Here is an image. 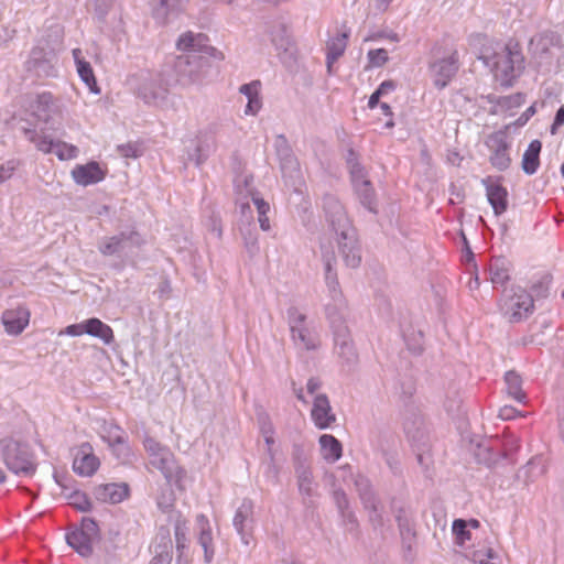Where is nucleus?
<instances>
[{
    "label": "nucleus",
    "mask_w": 564,
    "mask_h": 564,
    "mask_svg": "<svg viewBox=\"0 0 564 564\" xmlns=\"http://www.w3.org/2000/svg\"><path fill=\"white\" fill-rule=\"evenodd\" d=\"M497 444L502 453V458L509 463H516L513 456L520 449V440L513 434H508L503 440H497Z\"/></svg>",
    "instance_id": "obj_46"
},
{
    "label": "nucleus",
    "mask_w": 564,
    "mask_h": 564,
    "mask_svg": "<svg viewBox=\"0 0 564 564\" xmlns=\"http://www.w3.org/2000/svg\"><path fill=\"white\" fill-rule=\"evenodd\" d=\"M490 280L494 285H505L509 279V269L503 258H495L489 264Z\"/></svg>",
    "instance_id": "obj_43"
},
{
    "label": "nucleus",
    "mask_w": 564,
    "mask_h": 564,
    "mask_svg": "<svg viewBox=\"0 0 564 564\" xmlns=\"http://www.w3.org/2000/svg\"><path fill=\"white\" fill-rule=\"evenodd\" d=\"M397 436L384 429H379L376 432L372 445L376 452L379 454H387L389 451L395 447Z\"/></svg>",
    "instance_id": "obj_44"
},
{
    "label": "nucleus",
    "mask_w": 564,
    "mask_h": 564,
    "mask_svg": "<svg viewBox=\"0 0 564 564\" xmlns=\"http://www.w3.org/2000/svg\"><path fill=\"white\" fill-rule=\"evenodd\" d=\"M505 382L507 386L508 395L513 398L519 403L524 404L527 402V394L522 390L521 376L514 370H509L505 375Z\"/></svg>",
    "instance_id": "obj_37"
},
{
    "label": "nucleus",
    "mask_w": 564,
    "mask_h": 564,
    "mask_svg": "<svg viewBox=\"0 0 564 564\" xmlns=\"http://www.w3.org/2000/svg\"><path fill=\"white\" fill-rule=\"evenodd\" d=\"M486 145L490 150V164L498 171H506L511 164L509 155L510 143L505 130H498L488 135Z\"/></svg>",
    "instance_id": "obj_9"
},
{
    "label": "nucleus",
    "mask_w": 564,
    "mask_h": 564,
    "mask_svg": "<svg viewBox=\"0 0 564 564\" xmlns=\"http://www.w3.org/2000/svg\"><path fill=\"white\" fill-rule=\"evenodd\" d=\"M364 508L368 511L369 522L373 530L380 529L384 525L383 516L379 510V500L371 502V505H366Z\"/></svg>",
    "instance_id": "obj_55"
},
{
    "label": "nucleus",
    "mask_w": 564,
    "mask_h": 564,
    "mask_svg": "<svg viewBox=\"0 0 564 564\" xmlns=\"http://www.w3.org/2000/svg\"><path fill=\"white\" fill-rule=\"evenodd\" d=\"M560 42V36L553 33L550 36L545 35L541 37L538 43V52L535 53L540 68L545 66V69L550 70L552 64L550 46L558 45Z\"/></svg>",
    "instance_id": "obj_31"
},
{
    "label": "nucleus",
    "mask_w": 564,
    "mask_h": 564,
    "mask_svg": "<svg viewBox=\"0 0 564 564\" xmlns=\"http://www.w3.org/2000/svg\"><path fill=\"white\" fill-rule=\"evenodd\" d=\"M144 242L142 235L134 227H131L112 237L104 238L99 242L98 249L106 257H122L128 256L133 249L142 247Z\"/></svg>",
    "instance_id": "obj_6"
},
{
    "label": "nucleus",
    "mask_w": 564,
    "mask_h": 564,
    "mask_svg": "<svg viewBox=\"0 0 564 564\" xmlns=\"http://www.w3.org/2000/svg\"><path fill=\"white\" fill-rule=\"evenodd\" d=\"M70 174L74 182L82 186L97 184L106 177V172L96 161L76 165Z\"/></svg>",
    "instance_id": "obj_18"
},
{
    "label": "nucleus",
    "mask_w": 564,
    "mask_h": 564,
    "mask_svg": "<svg viewBox=\"0 0 564 564\" xmlns=\"http://www.w3.org/2000/svg\"><path fill=\"white\" fill-rule=\"evenodd\" d=\"M176 48L181 52L166 64L175 73V80L186 85L199 80L212 67L213 61H223L224 54L210 45L204 33L187 31L180 35Z\"/></svg>",
    "instance_id": "obj_1"
},
{
    "label": "nucleus",
    "mask_w": 564,
    "mask_h": 564,
    "mask_svg": "<svg viewBox=\"0 0 564 564\" xmlns=\"http://www.w3.org/2000/svg\"><path fill=\"white\" fill-rule=\"evenodd\" d=\"M355 487L358 491L359 498L362 506L371 505V502L378 501V498L372 489L370 480L364 475H357L355 477Z\"/></svg>",
    "instance_id": "obj_45"
},
{
    "label": "nucleus",
    "mask_w": 564,
    "mask_h": 564,
    "mask_svg": "<svg viewBox=\"0 0 564 564\" xmlns=\"http://www.w3.org/2000/svg\"><path fill=\"white\" fill-rule=\"evenodd\" d=\"M414 447V451L416 452V460L417 463L424 467L427 468L431 463V456H430V443L429 440L426 441V446L423 445H412Z\"/></svg>",
    "instance_id": "obj_63"
},
{
    "label": "nucleus",
    "mask_w": 564,
    "mask_h": 564,
    "mask_svg": "<svg viewBox=\"0 0 564 564\" xmlns=\"http://www.w3.org/2000/svg\"><path fill=\"white\" fill-rule=\"evenodd\" d=\"M67 544L73 547L80 556L89 557L93 554V540L78 529L66 534Z\"/></svg>",
    "instance_id": "obj_34"
},
{
    "label": "nucleus",
    "mask_w": 564,
    "mask_h": 564,
    "mask_svg": "<svg viewBox=\"0 0 564 564\" xmlns=\"http://www.w3.org/2000/svg\"><path fill=\"white\" fill-rule=\"evenodd\" d=\"M291 334L296 345H302L307 350L314 349L316 347L314 339L305 325L299 326L297 329H291Z\"/></svg>",
    "instance_id": "obj_50"
},
{
    "label": "nucleus",
    "mask_w": 564,
    "mask_h": 564,
    "mask_svg": "<svg viewBox=\"0 0 564 564\" xmlns=\"http://www.w3.org/2000/svg\"><path fill=\"white\" fill-rule=\"evenodd\" d=\"M57 61L53 48L36 46L31 51L26 62V69L34 72L39 77H53L56 75L55 63Z\"/></svg>",
    "instance_id": "obj_11"
},
{
    "label": "nucleus",
    "mask_w": 564,
    "mask_h": 564,
    "mask_svg": "<svg viewBox=\"0 0 564 564\" xmlns=\"http://www.w3.org/2000/svg\"><path fill=\"white\" fill-rule=\"evenodd\" d=\"M541 150L542 142L540 140L535 139L529 143L521 162V169L525 174L533 175L536 173L540 166Z\"/></svg>",
    "instance_id": "obj_28"
},
{
    "label": "nucleus",
    "mask_w": 564,
    "mask_h": 564,
    "mask_svg": "<svg viewBox=\"0 0 564 564\" xmlns=\"http://www.w3.org/2000/svg\"><path fill=\"white\" fill-rule=\"evenodd\" d=\"M170 83L163 73L150 75L139 87V97L148 105L161 106L169 95Z\"/></svg>",
    "instance_id": "obj_8"
},
{
    "label": "nucleus",
    "mask_w": 564,
    "mask_h": 564,
    "mask_svg": "<svg viewBox=\"0 0 564 564\" xmlns=\"http://www.w3.org/2000/svg\"><path fill=\"white\" fill-rule=\"evenodd\" d=\"M23 133L25 138L35 144L36 149L44 153H52L58 156L59 160H66L74 158L77 152V148L74 145H67L64 142H54L47 137H41L34 129L24 128Z\"/></svg>",
    "instance_id": "obj_12"
},
{
    "label": "nucleus",
    "mask_w": 564,
    "mask_h": 564,
    "mask_svg": "<svg viewBox=\"0 0 564 564\" xmlns=\"http://www.w3.org/2000/svg\"><path fill=\"white\" fill-rule=\"evenodd\" d=\"M86 334L101 339L105 345L113 341L112 328L97 317L86 319Z\"/></svg>",
    "instance_id": "obj_35"
},
{
    "label": "nucleus",
    "mask_w": 564,
    "mask_h": 564,
    "mask_svg": "<svg viewBox=\"0 0 564 564\" xmlns=\"http://www.w3.org/2000/svg\"><path fill=\"white\" fill-rule=\"evenodd\" d=\"M150 463L163 474L169 485L180 486V482L186 474L185 470L177 465L170 451L163 452L161 455H154Z\"/></svg>",
    "instance_id": "obj_15"
},
{
    "label": "nucleus",
    "mask_w": 564,
    "mask_h": 564,
    "mask_svg": "<svg viewBox=\"0 0 564 564\" xmlns=\"http://www.w3.org/2000/svg\"><path fill=\"white\" fill-rule=\"evenodd\" d=\"M99 465V458L94 455L93 446L88 442L83 443L74 456V471L79 476L89 477L97 471Z\"/></svg>",
    "instance_id": "obj_16"
},
{
    "label": "nucleus",
    "mask_w": 564,
    "mask_h": 564,
    "mask_svg": "<svg viewBox=\"0 0 564 564\" xmlns=\"http://www.w3.org/2000/svg\"><path fill=\"white\" fill-rule=\"evenodd\" d=\"M319 445L323 458L327 462L335 463L343 455L341 443L330 434H323L319 436Z\"/></svg>",
    "instance_id": "obj_32"
},
{
    "label": "nucleus",
    "mask_w": 564,
    "mask_h": 564,
    "mask_svg": "<svg viewBox=\"0 0 564 564\" xmlns=\"http://www.w3.org/2000/svg\"><path fill=\"white\" fill-rule=\"evenodd\" d=\"M390 511L398 527L402 557L405 562L412 563L417 545L415 511L409 502L398 497L390 499Z\"/></svg>",
    "instance_id": "obj_4"
},
{
    "label": "nucleus",
    "mask_w": 564,
    "mask_h": 564,
    "mask_svg": "<svg viewBox=\"0 0 564 564\" xmlns=\"http://www.w3.org/2000/svg\"><path fill=\"white\" fill-rule=\"evenodd\" d=\"M188 0H150L152 15L158 23L167 22L171 14H177L183 10Z\"/></svg>",
    "instance_id": "obj_24"
},
{
    "label": "nucleus",
    "mask_w": 564,
    "mask_h": 564,
    "mask_svg": "<svg viewBox=\"0 0 564 564\" xmlns=\"http://www.w3.org/2000/svg\"><path fill=\"white\" fill-rule=\"evenodd\" d=\"M197 523L199 525V536L198 543L204 550V560L206 563H210L214 558V546H213V536L212 530L208 523L207 518L204 514H199L197 517Z\"/></svg>",
    "instance_id": "obj_30"
},
{
    "label": "nucleus",
    "mask_w": 564,
    "mask_h": 564,
    "mask_svg": "<svg viewBox=\"0 0 564 564\" xmlns=\"http://www.w3.org/2000/svg\"><path fill=\"white\" fill-rule=\"evenodd\" d=\"M77 73L91 93H94V94L100 93V88L97 84V79L95 77L93 67L89 62L77 61Z\"/></svg>",
    "instance_id": "obj_47"
},
{
    "label": "nucleus",
    "mask_w": 564,
    "mask_h": 564,
    "mask_svg": "<svg viewBox=\"0 0 564 564\" xmlns=\"http://www.w3.org/2000/svg\"><path fill=\"white\" fill-rule=\"evenodd\" d=\"M354 193L360 205L372 214H378V199L372 183L367 177V172L350 177Z\"/></svg>",
    "instance_id": "obj_14"
},
{
    "label": "nucleus",
    "mask_w": 564,
    "mask_h": 564,
    "mask_svg": "<svg viewBox=\"0 0 564 564\" xmlns=\"http://www.w3.org/2000/svg\"><path fill=\"white\" fill-rule=\"evenodd\" d=\"M403 431L412 445L426 446L429 440L426 426L422 415L413 405H406L403 412Z\"/></svg>",
    "instance_id": "obj_10"
},
{
    "label": "nucleus",
    "mask_w": 564,
    "mask_h": 564,
    "mask_svg": "<svg viewBox=\"0 0 564 564\" xmlns=\"http://www.w3.org/2000/svg\"><path fill=\"white\" fill-rule=\"evenodd\" d=\"M216 150V130L209 126L199 131L191 144L186 147V161L193 162L199 167Z\"/></svg>",
    "instance_id": "obj_7"
},
{
    "label": "nucleus",
    "mask_w": 564,
    "mask_h": 564,
    "mask_svg": "<svg viewBox=\"0 0 564 564\" xmlns=\"http://www.w3.org/2000/svg\"><path fill=\"white\" fill-rule=\"evenodd\" d=\"M452 531L458 545H464V543L471 538L470 531L467 529V521L464 519L454 520Z\"/></svg>",
    "instance_id": "obj_52"
},
{
    "label": "nucleus",
    "mask_w": 564,
    "mask_h": 564,
    "mask_svg": "<svg viewBox=\"0 0 564 564\" xmlns=\"http://www.w3.org/2000/svg\"><path fill=\"white\" fill-rule=\"evenodd\" d=\"M521 473L524 474L525 482L533 481L536 476L543 475L545 473V466L542 457L535 456L531 458L518 473V477H521Z\"/></svg>",
    "instance_id": "obj_48"
},
{
    "label": "nucleus",
    "mask_w": 564,
    "mask_h": 564,
    "mask_svg": "<svg viewBox=\"0 0 564 564\" xmlns=\"http://www.w3.org/2000/svg\"><path fill=\"white\" fill-rule=\"evenodd\" d=\"M268 33L271 39V43L276 50L286 51L290 44V37L288 35L286 25L281 21H274L268 28Z\"/></svg>",
    "instance_id": "obj_42"
},
{
    "label": "nucleus",
    "mask_w": 564,
    "mask_h": 564,
    "mask_svg": "<svg viewBox=\"0 0 564 564\" xmlns=\"http://www.w3.org/2000/svg\"><path fill=\"white\" fill-rule=\"evenodd\" d=\"M239 231L241 234L245 248L249 256L251 258L257 256L260 251V247L258 242V232L254 223L248 221V224H241L239 226Z\"/></svg>",
    "instance_id": "obj_36"
},
{
    "label": "nucleus",
    "mask_w": 564,
    "mask_h": 564,
    "mask_svg": "<svg viewBox=\"0 0 564 564\" xmlns=\"http://www.w3.org/2000/svg\"><path fill=\"white\" fill-rule=\"evenodd\" d=\"M2 456L7 467L17 475H32L35 471L33 455L26 444L12 438L2 440Z\"/></svg>",
    "instance_id": "obj_5"
},
{
    "label": "nucleus",
    "mask_w": 564,
    "mask_h": 564,
    "mask_svg": "<svg viewBox=\"0 0 564 564\" xmlns=\"http://www.w3.org/2000/svg\"><path fill=\"white\" fill-rule=\"evenodd\" d=\"M502 177H497V181H494V177L488 176L481 180V184L486 188V195L489 204L491 205L494 213L496 216L503 214L508 209V191L505 186H502L499 181Z\"/></svg>",
    "instance_id": "obj_17"
},
{
    "label": "nucleus",
    "mask_w": 564,
    "mask_h": 564,
    "mask_svg": "<svg viewBox=\"0 0 564 564\" xmlns=\"http://www.w3.org/2000/svg\"><path fill=\"white\" fill-rule=\"evenodd\" d=\"M343 524L349 533L358 535L359 522L352 510H348L340 514Z\"/></svg>",
    "instance_id": "obj_62"
},
{
    "label": "nucleus",
    "mask_w": 564,
    "mask_h": 564,
    "mask_svg": "<svg viewBox=\"0 0 564 564\" xmlns=\"http://www.w3.org/2000/svg\"><path fill=\"white\" fill-rule=\"evenodd\" d=\"M367 58L368 65L365 67L366 70L372 67H382L389 62L388 51L384 48L370 50Z\"/></svg>",
    "instance_id": "obj_51"
},
{
    "label": "nucleus",
    "mask_w": 564,
    "mask_h": 564,
    "mask_svg": "<svg viewBox=\"0 0 564 564\" xmlns=\"http://www.w3.org/2000/svg\"><path fill=\"white\" fill-rule=\"evenodd\" d=\"M311 416L319 430H326L336 421V415L332 411L328 397L324 393L317 394L313 402Z\"/></svg>",
    "instance_id": "obj_20"
},
{
    "label": "nucleus",
    "mask_w": 564,
    "mask_h": 564,
    "mask_svg": "<svg viewBox=\"0 0 564 564\" xmlns=\"http://www.w3.org/2000/svg\"><path fill=\"white\" fill-rule=\"evenodd\" d=\"M322 207L326 221L337 235L339 253L345 264L351 269L358 268L361 263V249L357 231L348 218L344 205L334 194L327 193L323 196Z\"/></svg>",
    "instance_id": "obj_2"
},
{
    "label": "nucleus",
    "mask_w": 564,
    "mask_h": 564,
    "mask_svg": "<svg viewBox=\"0 0 564 564\" xmlns=\"http://www.w3.org/2000/svg\"><path fill=\"white\" fill-rule=\"evenodd\" d=\"M328 322L333 329L334 338H343L350 334L348 326L346 325L345 315H339Z\"/></svg>",
    "instance_id": "obj_57"
},
{
    "label": "nucleus",
    "mask_w": 564,
    "mask_h": 564,
    "mask_svg": "<svg viewBox=\"0 0 564 564\" xmlns=\"http://www.w3.org/2000/svg\"><path fill=\"white\" fill-rule=\"evenodd\" d=\"M400 397L403 399L404 406L406 408L408 401L412 398V395L415 393V383L412 380V378H408L404 381L400 383Z\"/></svg>",
    "instance_id": "obj_64"
},
{
    "label": "nucleus",
    "mask_w": 564,
    "mask_h": 564,
    "mask_svg": "<svg viewBox=\"0 0 564 564\" xmlns=\"http://www.w3.org/2000/svg\"><path fill=\"white\" fill-rule=\"evenodd\" d=\"M252 509L253 503L250 499H243L240 507L237 509L236 514L234 517L232 524L237 531V533L240 535L241 541L248 545L249 544V536L251 531V523H252Z\"/></svg>",
    "instance_id": "obj_22"
},
{
    "label": "nucleus",
    "mask_w": 564,
    "mask_h": 564,
    "mask_svg": "<svg viewBox=\"0 0 564 564\" xmlns=\"http://www.w3.org/2000/svg\"><path fill=\"white\" fill-rule=\"evenodd\" d=\"M510 322L518 323L523 316L532 313L534 308L533 295L529 294L524 289L517 288L513 290V295L510 297Z\"/></svg>",
    "instance_id": "obj_21"
},
{
    "label": "nucleus",
    "mask_w": 564,
    "mask_h": 564,
    "mask_svg": "<svg viewBox=\"0 0 564 564\" xmlns=\"http://www.w3.org/2000/svg\"><path fill=\"white\" fill-rule=\"evenodd\" d=\"M333 499L339 514L350 510L348 497L341 488L334 489Z\"/></svg>",
    "instance_id": "obj_61"
},
{
    "label": "nucleus",
    "mask_w": 564,
    "mask_h": 564,
    "mask_svg": "<svg viewBox=\"0 0 564 564\" xmlns=\"http://www.w3.org/2000/svg\"><path fill=\"white\" fill-rule=\"evenodd\" d=\"M260 80H252L251 83L243 84L239 88V93L245 95L248 99L246 105L245 113L249 116H256L261 107L262 101L260 98Z\"/></svg>",
    "instance_id": "obj_27"
},
{
    "label": "nucleus",
    "mask_w": 564,
    "mask_h": 564,
    "mask_svg": "<svg viewBox=\"0 0 564 564\" xmlns=\"http://www.w3.org/2000/svg\"><path fill=\"white\" fill-rule=\"evenodd\" d=\"M552 275L550 273H544L539 281L532 284L531 292L529 294L533 295V301L546 299L549 296Z\"/></svg>",
    "instance_id": "obj_49"
},
{
    "label": "nucleus",
    "mask_w": 564,
    "mask_h": 564,
    "mask_svg": "<svg viewBox=\"0 0 564 564\" xmlns=\"http://www.w3.org/2000/svg\"><path fill=\"white\" fill-rule=\"evenodd\" d=\"M173 544L171 540L170 529L167 527H160L156 534L155 551H165L172 553Z\"/></svg>",
    "instance_id": "obj_54"
},
{
    "label": "nucleus",
    "mask_w": 564,
    "mask_h": 564,
    "mask_svg": "<svg viewBox=\"0 0 564 564\" xmlns=\"http://www.w3.org/2000/svg\"><path fill=\"white\" fill-rule=\"evenodd\" d=\"M475 458L478 463L488 467L496 466L502 458V453L497 440H488L477 445Z\"/></svg>",
    "instance_id": "obj_25"
},
{
    "label": "nucleus",
    "mask_w": 564,
    "mask_h": 564,
    "mask_svg": "<svg viewBox=\"0 0 564 564\" xmlns=\"http://www.w3.org/2000/svg\"><path fill=\"white\" fill-rule=\"evenodd\" d=\"M479 59L490 69L500 86L509 88L525 68V59L518 42L510 41L491 53L485 52Z\"/></svg>",
    "instance_id": "obj_3"
},
{
    "label": "nucleus",
    "mask_w": 564,
    "mask_h": 564,
    "mask_svg": "<svg viewBox=\"0 0 564 564\" xmlns=\"http://www.w3.org/2000/svg\"><path fill=\"white\" fill-rule=\"evenodd\" d=\"M93 495L100 502L116 505L129 496V486L126 482L101 484L94 487Z\"/></svg>",
    "instance_id": "obj_19"
},
{
    "label": "nucleus",
    "mask_w": 564,
    "mask_h": 564,
    "mask_svg": "<svg viewBox=\"0 0 564 564\" xmlns=\"http://www.w3.org/2000/svg\"><path fill=\"white\" fill-rule=\"evenodd\" d=\"M30 312L28 308L19 306L15 310H7L2 314V323L6 332L10 335H19L28 326Z\"/></svg>",
    "instance_id": "obj_23"
},
{
    "label": "nucleus",
    "mask_w": 564,
    "mask_h": 564,
    "mask_svg": "<svg viewBox=\"0 0 564 564\" xmlns=\"http://www.w3.org/2000/svg\"><path fill=\"white\" fill-rule=\"evenodd\" d=\"M31 107L33 109V116L46 124L50 123L52 115L55 113L57 109L56 105L54 104V97L48 91L39 94Z\"/></svg>",
    "instance_id": "obj_26"
},
{
    "label": "nucleus",
    "mask_w": 564,
    "mask_h": 564,
    "mask_svg": "<svg viewBox=\"0 0 564 564\" xmlns=\"http://www.w3.org/2000/svg\"><path fill=\"white\" fill-rule=\"evenodd\" d=\"M253 181V177L250 175V176H246L245 180H243V184L248 191V194L251 196L252 198V202L253 204L256 205L257 207V210H258V214H263V213H268L270 210V205L269 203H267L263 198L259 197L256 195L253 188H249L251 183Z\"/></svg>",
    "instance_id": "obj_56"
},
{
    "label": "nucleus",
    "mask_w": 564,
    "mask_h": 564,
    "mask_svg": "<svg viewBox=\"0 0 564 564\" xmlns=\"http://www.w3.org/2000/svg\"><path fill=\"white\" fill-rule=\"evenodd\" d=\"M78 530L85 533V535H87L90 540L99 538V527L94 518L84 517L82 519V527Z\"/></svg>",
    "instance_id": "obj_58"
},
{
    "label": "nucleus",
    "mask_w": 564,
    "mask_h": 564,
    "mask_svg": "<svg viewBox=\"0 0 564 564\" xmlns=\"http://www.w3.org/2000/svg\"><path fill=\"white\" fill-rule=\"evenodd\" d=\"M288 314V323L290 326V330L293 328H296L299 326L304 325L306 321V315L303 313H300L299 310L295 306H291L286 311Z\"/></svg>",
    "instance_id": "obj_60"
},
{
    "label": "nucleus",
    "mask_w": 564,
    "mask_h": 564,
    "mask_svg": "<svg viewBox=\"0 0 564 564\" xmlns=\"http://www.w3.org/2000/svg\"><path fill=\"white\" fill-rule=\"evenodd\" d=\"M346 163L349 169L350 177L357 176L359 174L366 173V169L359 162L358 153L349 148L346 153Z\"/></svg>",
    "instance_id": "obj_53"
},
{
    "label": "nucleus",
    "mask_w": 564,
    "mask_h": 564,
    "mask_svg": "<svg viewBox=\"0 0 564 564\" xmlns=\"http://www.w3.org/2000/svg\"><path fill=\"white\" fill-rule=\"evenodd\" d=\"M459 68V56L457 51H453L449 56L442 57L431 63L430 69L434 77V86L437 89H444Z\"/></svg>",
    "instance_id": "obj_13"
},
{
    "label": "nucleus",
    "mask_w": 564,
    "mask_h": 564,
    "mask_svg": "<svg viewBox=\"0 0 564 564\" xmlns=\"http://www.w3.org/2000/svg\"><path fill=\"white\" fill-rule=\"evenodd\" d=\"M187 527L186 521L182 519L181 514H177L175 525H174V535L176 542V564H183L184 552L187 547ZM184 564H187V561H184Z\"/></svg>",
    "instance_id": "obj_39"
},
{
    "label": "nucleus",
    "mask_w": 564,
    "mask_h": 564,
    "mask_svg": "<svg viewBox=\"0 0 564 564\" xmlns=\"http://www.w3.org/2000/svg\"><path fill=\"white\" fill-rule=\"evenodd\" d=\"M334 341L338 357L348 366L356 364L358 355L350 338V334L343 338H334Z\"/></svg>",
    "instance_id": "obj_38"
},
{
    "label": "nucleus",
    "mask_w": 564,
    "mask_h": 564,
    "mask_svg": "<svg viewBox=\"0 0 564 564\" xmlns=\"http://www.w3.org/2000/svg\"><path fill=\"white\" fill-rule=\"evenodd\" d=\"M280 161V169L283 177L293 178L299 173V162L295 158L292 148L275 152Z\"/></svg>",
    "instance_id": "obj_40"
},
{
    "label": "nucleus",
    "mask_w": 564,
    "mask_h": 564,
    "mask_svg": "<svg viewBox=\"0 0 564 564\" xmlns=\"http://www.w3.org/2000/svg\"><path fill=\"white\" fill-rule=\"evenodd\" d=\"M73 506L80 512H89L93 509V503L88 496L84 492H75L73 496Z\"/></svg>",
    "instance_id": "obj_59"
},
{
    "label": "nucleus",
    "mask_w": 564,
    "mask_h": 564,
    "mask_svg": "<svg viewBox=\"0 0 564 564\" xmlns=\"http://www.w3.org/2000/svg\"><path fill=\"white\" fill-rule=\"evenodd\" d=\"M295 474L297 478L299 490L302 495L312 496L313 475L311 468L304 462L297 459L295 463Z\"/></svg>",
    "instance_id": "obj_41"
},
{
    "label": "nucleus",
    "mask_w": 564,
    "mask_h": 564,
    "mask_svg": "<svg viewBox=\"0 0 564 564\" xmlns=\"http://www.w3.org/2000/svg\"><path fill=\"white\" fill-rule=\"evenodd\" d=\"M323 261L325 267V282L329 290V293L334 301H337L341 296V292L339 290V282L337 278V273L334 270V263H336V258L334 252H326L323 254Z\"/></svg>",
    "instance_id": "obj_29"
},
{
    "label": "nucleus",
    "mask_w": 564,
    "mask_h": 564,
    "mask_svg": "<svg viewBox=\"0 0 564 564\" xmlns=\"http://www.w3.org/2000/svg\"><path fill=\"white\" fill-rule=\"evenodd\" d=\"M349 32H343L337 37L327 42L326 66L327 70L332 73V66L344 53L347 46Z\"/></svg>",
    "instance_id": "obj_33"
}]
</instances>
